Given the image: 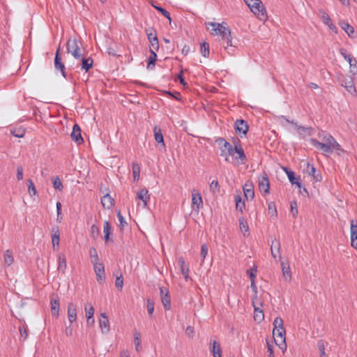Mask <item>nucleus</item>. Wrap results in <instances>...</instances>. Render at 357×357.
Segmentation results:
<instances>
[{
  "mask_svg": "<svg viewBox=\"0 0 357 357\" xmlns=\"http://www.w3.org/2000/svg\"><path fill=\"white\" fill-rule=\"evenodd\" d=\"M272 336L273 343L275 347L271 342H267L268 352L269 357H274V351L275 348L284 353L287 349L286 343V331L284 326V321L282 318L276 317L273 322Z\"/></svg>",
  "mask_w": 357,
  "mask_h": 357,
  "instance_id": "obj_1",
  "label": "nucleus"
},
{
  "mask_svg": "<svg viewBox=\"0 0 357 357\" xmlns=\"http://www.w3.org/2000/svg\"><path fill=\"white\" fill-rule=\"evenodd\" d=\"M218 142L221 155L225 158L226 162L234 164L245 162L246 156L240 144H235L232 145L225 139H219Z\"/></svg>",
  "mask_w": 357,
  "mask_h": 357,
  "instance_id": "obj_2",
  "label": "nucleus"
},
{
  "mask_svg": "<svg viewBox=\"0 0 357 357\" xmlns=\"http://www.w3.org/2000/svg\"><path fill=\"white\" fill-rule=\"evenodd\" d=\"M251 13L261 22L268 19L266 9L261 0H243Z\"/></svg>",
  "mask_w": 357,
  "mask_h": 357,
  "instance_id": "obj_3",
  "label": "nucleus"
},
{
  "mask_svg": "<svg viewBox=\"0 0 357 357\" xmlns=\"http://www.w3.org/2000/svg\"><path fill=\"white\" fill-rule=\"evenodd\" d=\"M207 29L213 36H220L223 39L227 38L230 35V31L225 24H219L215 22H208L206 24Z\"/></svg>",
  "mask_w": 357,
  "mask_h": 357,
  "instance_id": "obj_4",
  "label": "nucleus"
},
{
  "mask_svg": "<svg viewBox=\"0 0 357 357\" xmlns=\"http://www.w3.org/2000/svg\"><path fill=\"white\" fill-rule=\"evenodd\" d=\"M317 147L326 154L331 153L333 151L340 150V144L332 137L317 143Z\"/></svg>",
  "mask_w": 357,
  "mask_h": 357,
  "instance_id": "obj_5",
  "label": "nucleus"
},
{
  "mask_svg": "<svg viewBox=\"0 0 357 357\" xmlns=\"http://www.w3.org/2000/svg\"><path fill=\"white\" fill-rule=\"evenodd\" d=\"M284 170L292 185H296L300 190L303 189L305 193L307 192V190L303 185L301 177L299 175L287 169H284Z\"/></svg>",
  "mask_w": 357,
  "mask_h": 357,
  "instance_id": "obj_6",
  "label": "nucleus"
},
{
  "mask_svg": "<svg viewBox=\"0 0 357 357\" xmlns=\"http://www.w3.org/2000/svg\"><path fill=\"white\" fill-rule=\"evenodd\" d=\"M253 314L252 319L254 322L257 324H261L265 319V314L263 309V305L261 303H253Z\"/></svg>",
  "mask_w": 357,
  "mask_h": 357,
  "instance_id": "obj_7",
  "label": "nucleus"
},
{
  "mask_svg": "<svg viewBox=\"0 0 357 357\" xmlns=\"http://www.w3.org/2000/svg\"><path fill=\"white\" fill-rule=\"evenodd\" d=\"M68 52L71 54L75 58L81 56V50L79 42L75 40H70L67 43Z\"/></svg>",
  "mask_w": 357,
  "mask_h": 357,
  "instance_id": "obj_8",
  "label": "nucleus"
},
{
  "mask_svg": "<svg viewBox=\"0 0 357 357\" xmlns=\"http://www.w3.org/2000/svg\"><path fill=\"white\" fill-rule=\"evenodd\" d=\"M234 129L236 133L241 137H243L246 136L249 130V126L243 120L239 119L235 122Z\"/></svg>",
  "mask_w": 357,
  "mask_h": 357,
  "instance_id": "obj_9",
  "label": "nucleus"
},
{
  "mask_svg": "<svg viewBox=\"0 0 357 357\" xmlns=\"http://www.w3.org/2000/svg\"><path fill=\"white\" fill-rule=\"evenodd\" d=\"M203 205L201 194L197 191H193L191 195V206L195 211H198Z\"/></svg>",
  "mask_w": 357,
  "mask_h": 357,
  "instance_id": "obj_10",
  "label": "nucleus"
},
{
  "mask_svg": "<svg viewBox=\"0 0 357 357\" xmlns=\"http://www.w3.org/2000/svg\"><path fill=\"white\" fill-rule=\"evenodd\" d=\"M70 137L77 145H81L84 143V139L81 134V128L77 124L73 126Z\"/></svg>",
  "mask_w": 357,
  "mask_h": 357,
  "instance_id": "obj_11",
  "label": "nucleus"
},
{
  "mask_svg": "<svg viewBox=\"0 0 357 357\" xmlns=\"http://www.w3.org/2000/svg\"><path fill=\"white\" fill-rule=\"evenodd\" d=\"M238 229L244 237H248L250 235L249 224L243 218H240L238 220Z\"/></svg>",
  "mask_w": 357,
  "mask_h": 357,
  "instance_id": "obj_12",
  "label": "nucleus"
},
{
  "mask_svg": "<svg viewBox=\"0 0 357 357\" xmlns=\"http://www.w3.org/2000/svg\"><path fill=\"white\" fill-rule=\"evenodd\" d=\"M340 28L349 38H354L355 33H356L355 29L349 22H342L340 24Z\"/></svg>",
  "mask_w": 357,
  "mask_h": 357,
  "instance_id": "obj_13",
  "label": "nucleus"
},
{
  "mask_svg": "<svg viewBox=\"0 0 357 357\" xmlns=\"http://www.w3.org/2000/svg\"><path fill=\"white\" fill-rule=\"evenodd\" d=\"M244 197L246 199H252L254 197V185L252 182L247 181L243 185Z\"/></svg>",
  "mask_w": 357,
  "mask_h": 357,
  "instance_id": "obj_14",
  "label": "nucleus"
},
{
  "mask_svg": "<svg viewBox=\"0 0 357 357\" xmlns=\"http://www.w3.org/2000/svg\"><path fill=\"white\" fill-rule=\"evenodd\" d=\"M94 271L96 273L97 280L100 282H102L105 278V268L103 264L101 263L95 264Z\"/></svg>",
  "mask_w": 357,
  "mask_h": 357,
  "instance_id": "obj_15",
  "label": "nucleus"
},
{
  "mask_svg": "<svg viewBox=\"0 0 357 357\" xmlns=\"http://www.w3.org/2000/svg\"><path fill=\"white\" fill-rule=\"evenodd\" d=\"M101 204L103 208L109 210L114 206V199L109 194H106L102 197Z\"/></svg>",
  "mask_w": 357,
  "mask_h": 357,
  "instance_id": "obj_16",
  "label": "nucleus"
},
{
  "mask_svg": "<svg viewBox=\"0 0 357 357\" xmlns=\"http://www.w3.org/2000/svg\"><path fill=\"white\" fill-rule=\"evenodd\" d=\"M351 246L357 251V225L351 224Z\"/></svg>",
  "mask_w": 357,
  "mask_h": 357,
  "instance_id": "obj_17",
  "label": "nucleus"
},
{
  "mask_svg": "<svg viewBox=\"0 0 357 357\" xmlns=\"http://www.w3.org/2000/svg\"><path fill=\"white\" fill-rule=\"evenodd\" d=\"M148 39L150 43V49L153 51L159 50L158 39L155 33H150L148 34Z\"/></svg>",
  "mask_w": 357,
  "mask_h": 357,
  "instance_id": "obj_18",
  "label": "nucleus"
},
{
  "mask_svg": "<svg viewBox=\"0 0 357 357\" xmlns=\"http://www.w3.org/2000/svg\"><path fill=\"white\" fill-rule=\"evenodd\" d=\"M100 327L103 333L108 332L109 330V319L105 314H101L100 319L99 320Z\"/></svg>",
  "mask_w": 357,
  "mask_h": 357,
  "instance_id": "obj_19",
  "label": "nucleus"
},
{
  "mask_svg": "<svg viewBox=\"0 0 357 357\" xmlns=\"http://www.w3.org/2000/svg\"><path fill=\"white\" fill-rule=\"evenodd\" d=\"M54 66L56 69H59L63 77H66V73L64 72V64L61 62V57L59 54V50H57L56 53V56L54 59Z\"/></svg>",
  "mask_w": 357,
  "mask_h": 357,
  "instance_id": "obj_20",
  "label": "nucleus"
},
{
  "mask_svg": "<svg viewBox=\"0 0 357 357\" xmlns=\"http://www.w3.org/2000/svg\"><path fill=\"white\" fill-rule=\"evenodd\" d=\"M267 214L271 218H276L278 216V210L274 202H269L267 204Z\"/></svg>",
  "mask_w": 357,
  "mask_h": 357,
  "instance_id": "obj_21",
  "label": "nucleus"
},
{
  "mask_svg": "<svg viewBox=\"0 0 357 357\" xmlns=\"http://www.w3.org/2000/svg\"><path fill=\"white\" fill-rule=\"evenodd\" d=\"M282 275L285 280L289 281L291 278V268L288 262H282Z\"/></svg>",
  "mask_w": 357,
  "mask_h": 357,
  "instance_id": "obj_22",
  "label": "nucleus"
},
{
  "mask_svg": "<svg viewBox=\"0 0 357 357\" xmlns=\"http://www.w3.org/2000/svg\"><path fill=\"white\" fill-rule=\"evenodd\" d=\"M94 314V308L91 305H87L85 306V316L87 319L88 324H93L94 319H93Z\"/></svg>",
  "mask_w": 357,
  "mask_h": 357,
  "instance_id": "obj_23",
  "label": "nucleus"
},
{
  "mask_svg": "<svg viewBox=\"0 0 357 357\" xmlns=\"http://www.w3.org/2000/svg\"><path fill=\"white\" fill-rule=\"evenodd\" d=\"M68 319L70 323H73L77 319V309L73 304H69L68 307Z\"/></svg>",
  "mask_w": 357,
  "mask_h": 357,
  "instance_id": "obj_24",
  "label": "nucleus"
},
{
  "mask_svg": "<svg viewBox=\"0 0 357 357\" xmlns=\"http://www.w3.org/2000/svg\"><path fill=\"white\" fill-rule=\"evenodd\" d=\"M213 357H222V349L219 343L213 341L210 348Z\"/></svg>",
  "mask_w": 357,
  "mask_h": 357,
  "instance_id": "obj_25",
  "label": "nucleus"
},
{
  "mask_svg": "<svg viewBox=\"0 0 357 357\" xmlns=\"http://www.w3.org/2000/svg\"><path fill=\"white\" fill-rule=\"evenodd\" d=\"M234 201H235L236 209L237 211H240L241 213H242L245 208V201L243 200L241 195H236L235 198H234Z\"/></svg>",
  "mask_w": 357,
  "mask_h": 357,
  "instance_id": "obj_26",
  "label": "nucleus"
},
{
  "mask_svg": "<svg viewBox=\"0 0 357 357\" xmlns=\"http://www.w3.org/2000/svg\"><path fill=\"white\" fill-rule=\"evenodd\" d=\"M259 188L260 190L264 192L265 194H266V195L268 194L269 188H270V184H269L268 180L265 177H262L259 180Z\"/></svg>",
  "mask_w": 357,
  "mask_h": 357,
  "instance_id": "obj_27",
  "label": "nucleus"
},
{
  "mask_svg": "<svg viewBox=\"0 0 357 357\" xmlns=\"http://www.w3.org/2000/svg\"><path fill=\"white\" fill-rule=\"evenodd\" d=\"M51 312L53 316L58 317L59 315L60 304L58 300L53 299L50 302Z\"/></svg>",
  "mask_w": 357,
  "mask_h": 357,
  "instance_id": "obj_28",
  "label": "nucleus"
},
{
  "mask_svg": "<svg viewBox=\"0 0 357 357\" xmlns=\"http://www.w3.org/2000/svg\"><path fill=\"white\" fill-rule=\"evenodd\" d=\"M150 53L151 56H149L148 60L147 68L151 70L153 68L155 63L157 60V54L155 52L151 49H150Z\"/></svg>",
  "mask_w": 357,
  "mask_h": 357,
  "instance_id": "obj_29",
  "label": "nucleus"
},
{
  "mask_svg": "<svg viewBox=\"0 0 357 357\" xmlns=\"http://www.w3.org/2000/svg\"><path fill=\"white\" fill-rule=\"evenodd\" d=\"M153 131H154L155 140L157 142L162 144V146H165L163 136H162V131H161L160 128L155 127Z\"/></svg>",
  "mask_w": 357,
  "mask_h": 357,
  "instance_id": "obj_30",
  "label": "nucleus"
},
{
  "mask_svg": "<svg viewBox=\"0 0 357 357\" xmlns=\"http://www.w3.org/2000/svg\"><path fill=\"white\" fill-rule=\"evenodd\" d=\"M200 52L203 57L206 58L209 55V45L205 42L201 44Z\"/></svg>",
  "mask_w": 357,
  "mask_h": 357,
  "instance_id": "obj_31",
  "label": "nucleus"
},
{
  "mask_svg": "<svg viewBox=\"0 0 357 357\" xmlns=\"http://www.w3.org/2000/svg\"><path fill=\"white\" fill-rule=\"evenodd\" d=\"M93 61L91 58H86L82 60V68L88 71L93 66Z\"/></svg>",
  "mask_w": 357,
  "mask_h": 357,
  "instance_id": "obj_32",
  "label": "nucleus"
},
{
  "mask_svg": "<svg viewBox=\"0 0 357 357\" xmlns=\"http://www.w3.org/2000/svg\"><path fill=\"white\" fill-rule=\"evenodd\" d=\"M111 231V226L108 222H105L103 226V233L105 234V241H108L109 240V235Z\"/></svg>",
  "mask_w": 357,
  "mask_h": 357,
  "instance_id": "obj_33",
  "label": "nucleus"
},
{
  "mask_svg": "<svg viewBox=\"0 0 357 357\" xmlns=\"http://www.w3.org/2000/svg\"><path fill=\"white\" fill-rule=\"evenodd\" d=\"M162 303L166 310L170 309V297L167 291L162 296Z\"/></svg>",
  "mask_w": 357,
  "mask_h": 357,
  "instance_id": "obj_34",
  "label": "nucleus"
},
{
  "mask_svg": "<svg viewBox=\"0 0 357 357\" xmlns=\"http://www.w3.org/2000/svg\"><path fill=\"white\" fill-rule=\"evenodd\" d=\"M321 20L324 24L326 26H328L331 23L333 22L331 17L326 13H323L321 15Z\"/></svg>",
  "mask_w": 357,
  "mask_h": 357,
  "instance_id": "obj_35",
  "label": "nucleus"
},
{
  "mask_svg": "<svg viewBox=\"0 0 357 357\" xmlns=\"http://www.w3.org/2000/svg\"><path fill=\"white\" fill-rule=\"evenodd\" d=\"M52 243L54 248H58L59 245V234L56 231L52 235Z\"/></svg>",
  "mask_w": 357,
  "mask_h": 357,
  "instance_id": "obj_36",
  "label": "nucleus"
},
{
  "mask_svg": "<svg viewBox=\"0 0 357 357\" xmlns=\"http://www.w3.org/2000/svg\"><path fill=\"white\" fill-rule=\"evenodd\" d=\"M4 262L7 265L10 266L11 265L14 261V258L12 255V254L9 252H7L3 257Z\"/></svg>",
  "mask_w": 357,
  "mask_h": 357,
  "instance_id": "obj_37",
  "label": "nucleus"
},
{
  "mask_svg": "<svg viewBox=\"0 0 357 357\" xmlns=\"http://www.w3.org/2000/svg\"><path fill=\"white\" fill-rule=\"evenodd\" d=\"M53 185L55 190L61 191L63 189V184L59 178H54L52 181Z\"/></svg>",
  "mask_w": 357,
  "mask_h": 357,
  "instance_id": "obj_38",
  "label": "nucleus"
},
{
  "mask_svg": "<svg viewBox=\"0 0 357 357\" xmlns=\"http://www.w3.org/2000/svg\"><path fill=\"white\" fill-rule=\"evenodd\" d=\"M133 342L137 349L141 344V335L139 333H135L133 335Z\"/></svg>",
  "mask_w": 357,
  "mask_h": 357,
  "instance_id": "obj_39",
  "label": "nucleus"
},
{
  "mask_svg": "<svg viewBox=\"0 0 357 357\" xmlns=\"http://www.w3.org/2000/svg\"><path fill=\"white\" fill-rule=\"evenodd\" d=\"M279 248H280V245L278 242H273L271 245V252L273 254V255L274 256V257H276V255L278 254V252H279Z\"/></svg>",
  "mask_w": 357,
  "mask_h": 357,
  "instance_id": "obj_40",
  "label": "nucleus"
},
{
  "mask_svg": "<svg viewBox=\"0 0 357 357\" xmlns=\"http://www.w3.org/2000/svg\"><path fill=\"white\" fill-rule=\"evenodd\" d=\"M139 167L138 165H134L132 167L133 178L135 181H138L139 178Z\"/></svg>",
  "mask_w": 357,
  "mask_h": 357,
  "instance_id": "obj_41",
  "label": "nucleus"
},
{
  "mask_svg": "<svg viewBox=\"0 0 357 357\" xmlns=\"http://www.w3.org/2000/svg\"><path fill=\"white\" fill-rule=\"evenodd\" d=\"M146 308L149 314H152L154 311V303L153 301L148 300L146 303Z\"/></svg>",
  "mask_w": 357,
  "mask_h": 357,
  "instance_id": "obj_42",
  "label": "nucleus"
},
{
  "mask_svg": "<svg viewBox=\"0 0 357 357\" xmlns=\"http://www.w3.org/2000/svg\"><path fill=\"white\" fill-rule=\"evenodd\" d=\"M118 218H119V220L120 222L119 227L121 229L124 228V227L126 225L127 222L120 212L118 213Z\"/></svg>",
  "mask_w": 357,
  "mask_h": 357,
  "instance_id": "obj_43",
  "label": "nucleus"
},
{
  "mask_svg": "<svg viewBox=\"0 0 357 357\" xmlns=\"http://www.w3.org/2000/svg\"><path fill=\"white\" fill-rule=\"evenodd\" d=\"M139 198L146 202L148 198V191L143 190L139 193Z\"/></svg>",
  "mask_w": 357,
  "mask_h": 357,
  "instance_id": "obj_44",
  "label": "nucleus"
},
{
  "mask_svg": "<svg viewBox=\"0 0 357 357\" xmlns=\"http://www.w3.org/2000/svg\"><path fill=\"white\" fill-rule=\"evenodd\" d=\"M115 285L119 289H121L123 286V280L122 277H117L115 281Z\"/></svg>",
  "mask_w": 357,
  "mask_h": 357,
  "instance_id": "obj_45",
  "label": "nucleus"
},
{
  "mask_svg": "<svg viewBox=\"0 0 357 357\" xmlns=\"http://www.w3.org/2000/svg\"><path fill=\"white\" fill-rule=\"evenodd\" d=\"M328 29L333 33L335 34H337L338 33V29H337V27L336 26V25L334 24V22H333L332 23H331L328 26H327Z\"/></svg>",
  "mask_w": 357,
  "mask_h": 357,
  "instance_id": "obj_46",
  "label": "nucleus"
},
{
  "mask_svg": "<svg viewBox=\"0 0 357 357\" xmlns=\"http://www.w3.org/2000/svg\"><path fill=\"white\" fill-rule=\"evenodd\" d=\"M29 192L33 196L36 195V189L32 182H30V185H29Z\"/></svg>",
  "mask_w": 357,
  "mask_h": 357,
  "instance_id": "obj_47",
  "label": "nucleus"
},
{
  "mask_svg": "<svg viewBox=\"0 0 357 357\" xmlns=\"http://www.w3.org/2000/svg\"><path fill=\"white\" fill-rule=\"evenodd\" d=\"M201 256L204 259L206 258L207 254H208V248L207 246L206 245H203L202 246V248H201Z\"/></svg>",
  "mask_w": 357,
  "mask_h": 357,
  "instance_id": "obj_48",
  "label": "nucleus"
},
{
  "mask_svg": "<svg viewBox=\"0 0 357 357\" xmlns=\"http://www.w3.org/2000/svg\"><path fill=\"white\" fill-rule=\"evenodd\" d=\"M190 50V46H188L187 45H184L181 50L182 54L186 56L189 53Z\"/></svg>",
  "mask_w": 357,
  "mask_h": 357,
  "instance_id": "obj_49",
  "label": "nucleus"
},
{
  "mask_svg": "<svg viewBox=\"0 0 357 357\" xmlns=\"http://www.w3.org/2000/svg\"><path fill=\"white\" fill-rule=\"evenodd\" d=\"M91 234L94 236H98V232H99V229L98 227L96 226V225H93L91 228Z\"/></svg>",
  "mask_w": 357,
  "mask_h": 357,
  "instance_id": "obj_50",
  "label": "nucleus"
},
{
  "mask_svg": "<svg viewBox=\"0 0 357 357\" xmlns=\"http://www.w3.org/2000/svg\"><path fill=\"white\" fill-rule=\"evenodd\" d=\"M218 187H219V184L217 181H213L210 184V188L213 190L218 189Z\"/></svg>",
  "mask_w": 357,
  "mask_h": 357,
  "instance_id": "obj_51",
  "label": "nucleus"
},
{
  "mask_svg": "<svg viewBox=\"0 0 357 357\" xmlns=\"http://www.w3.org/2000/svg\"><path fill=\"white\" fill-rule=\"evenodd\" d=\"M347 91L350 93H354L356 91V88L352 83H350L349 86H347Z\"/></svg>",
  "mask_w": 357,
  "mask_h": 357,
  "instance_id": "obj_52",
  "label": "nucleus"
},
{
  "mask_svg": "<svg viewBox=\"0 0 357 357\" xmlns=\"http://www.w3.org/2000/svg\"><path fill=\"white\" fill-rule=\"evenodd\" d=\"M307 167L310 168V174L312 175V176H314L315 175V168L313 165H310L309 163H307Z\"/></svg>",
  "mask_w": 357,
  "mask_h": 357,
  "instance_id": "obj_53",
  "label": "nucleus"
},
{
  "mask_svg": "<svg viewBox=\"0 0 357 357\" xmlns=\"http://www.w3.org/2000/svg\"><path fill=\"white\" fill-rule=\"evenodd\" d=\"M17 178L19 181L22 179V178H23L22 169H17Z\"/></svg>",
  "mask_w": 357,
  "mask_h": 357,
  "instance_id": "obj_54",
  "label": "nucleus"
},
{
  "mask_svg": "<svg viewBox=\"0 0 357 357\" xmlns=\"http://www.w3.org/2000/svg\"><path fill=\"white\" fill-rule=\"evenodd\" d=\"M249 273V275L250 276L251 278H253L255 277V275H256V270L255 269H251L248 271Z\"/></svg>",
  "mask_w": 357,
  "mask_h": 357,
  "instance_id": "obj_55",
  "label": "nucleus"
},
{
  "mask_svg": "<svg viewBox=\"0 0 357 357\" xmlns=\"http://www.w3.org/2000/svg\"><path fill=\"white\" fill-rule=\"evenodd\" d=\"M178 78L181 82V84L183 86H187V83L184 81L183 78L181 77V75H178Z\"/></svg>",
  "mask_w": 357,
  "mask_h": 357,
  "instance_id": "obj_56",
  "label": "nucleus"
},
{
  "mask_svg": "<svg viewBox=\"0 0 357 357\" xmlns=\"http://www.w3.org/2000/svg\"><path fill=\"white\" fill-rule=\"evenodd\" d=\"M120 357H130V354L127 351H122L121 353Z\"/></svg>",
  "mask_w": 357,
  "mask_h": 357,
  "instance_id": "obj_57",
  "label": "nucleus"
},
{
  "mask_svg": "<svg viewBox=\"0 0 357 357\" xmlns=\"http://www.w3.org/2000/svg\"><path fill=\"white\" fill-rule=\"evenodd\" d=\"M313 177L317 181H321V178H322L320 174L314 175V176H313Z\"/></svg>",
  "mask_w": 357,
  "mask_h": 357,
  "instance_id": "obj_58",
  "label": "nucleus"
},
{
  "mask_svg": "<svg viewBox=\"0 0 357 357\" xmlns=\"http://www.w3.org/2000/svg\"><path fill=\"white\" fill-rule=\"evenodd\" d=\"M340 2H341L344 6H348L349 3V0H338Z\"/></svg>",
  "mask_w": 357,
  "mask_h": 357,
  "instance_id": "obj_59",
  "label": "nucleus"
},
{
  "mask_svg": "<svg viewBox=\"0 0 357 357\" xmlns=\"http://www.w3.org/2000/svg\"><path fill=\"white\" fill-rule=\"evenodd\" d=\"M157 9L158 10H160V12H161L164 15H165V16L167 15V12L165 10H163L162 8H157Z\"/></svg>",
  "mask_w": 357,
  "mask_h": 357,
  "instance_id": "obj_60",
  "label": "nucleus"
},
{
  "mask_svg": "<svg viewBox=\"0 0 357 357\" xmlns=\"http://www.w3.org/2000/svg\"><path fill=\"white\" fill-rule=\"evenodd\" d=\"M61 206V204H60V203H57L56 206H57L58 210H59V209H60Z\"/></svg>",
  "mask_w": 357,
  "mask_h": 357,
  "instance_id": "obj_61",
  "label": "nucleus"
},
{
  "mask_svg": "<svg viewBox=\"0 0 357 357\" xmlns=\"http://www.w3.org/2000/svg\"><path fill=\"white\" fill-rule=\"evenodd\" d=\"M349 63H351V59L350 58H349Z\"/></svg>",
  "mask_w": 357,
  "mask_h": 357,
  "instance_id": "obj_62",
  "label": "nucleus"
},
{
  "mask_svg": "<svg viewBox=\"0 0 357 357\" xmlns=\"http://www.w3.org/2000/svg\"><path fill=\"white\" fill-rule=\"evenodd\" d=\"M355 3H357V0H353Z\"/></svg>",
  "mask_w": 357,
  "mask_h": 357,
  "instance_id": "obj_63",
  "label": "nucleus"
}]
</instances>
